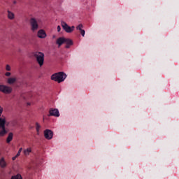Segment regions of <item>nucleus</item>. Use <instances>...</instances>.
Here are the masks:
<instances>
[{"label":"nucleus","instance_id":"obj_1","mask_svg":"<svg viewBox=\"0 0 179 179\" xmlns=\"http://www.w3.org/2000/svg\"><path fill=\"white\" fill-rule=\"evenodd\" d=\"M2 113H3V108L0 106V117L2 115ZM6 124V119L5 117H0V138L5 136L8 132L5 125Z\"/></svg>","mask_w":179,"mask_h":179},{"label":"nucleus","instance_id":"obj_2","mask_svg":"<svg viewBox=\"0 0 179 179\" xmlns=\"http://www.w3.org/2000/svg\"><path fill=\"white\" fill-rule=\"evenodd\" d=\"M52 80H55V82H58V83H61V82H64L65 79H66V74L64 72L56 73L51 76Z\"/></svg>","mask_w":179,"mask_h":179},{"label":"nucleus","instance_id":"obj_3","mask_svg":"<svg viewBox=\"0 0 179 179\" xmlns=\"http://www.w3.org/2000/svg\"><path fill=\"white\" fill-rule=\"evenodd\" d=\"M34 57L36 58V61L40 66H43L44 64V53L41 52H36Z\"/></svg>","mask_w":179,"mask_h":179},{"label":"nucleus","instance_id":"obj_4","mask_svg":"<svg viewBox=\"0 0 179 179\" xmlns=\"http://www.w3.org/2000/svg\"><path fill=\"white\" fill-rule=\"evenodd\" d=\"M61 26L66 33H72L75 30V26L70 27L64 21L61 22Z\"/></svg>","mask_w":179,"mask_h":179},{"label":"nucleus","instance_id":"obj_5","mask_svg":"<svg viewBox=\"0 0 179 179\" xmlns=\"http://www.w3.org/2000/svg\"><path fill=\"white\" fill-rule=\"evenodd\" d=\"M0 92L4 93L5 94H10V93H12V87L0 85Z\"/></svg>","mask_w":179,"mask_h":179},{"label":"nucleus","instance_id":"obj_6","mask_svg":"<svg viewBox=\"0 0 179 179\" xmlns=\"http://www.w3.org/2000/svg\"><path fill=\"white\" fill-rule=\"evenodd\" d=\"M31 25V30L32 31H36V30L38 29V24L37 23V20L34 18H31L29 21Z\"/></svg>","mask_w":179,"mask_h":179},{"label":"nucleus","instance_id":"obj_7","mask_svg":"<svg viewBox=\"0 0 179 179\" xmlns=\"http://www.w3.org/2000/svg\"><path fill=\"white\" fill-rule=\"evenodd\" d=\"M44 136L45 139L50 141V139H52V137L54 136V133L50 129H45L44 131Z\"/></svg>","mask_w":179,"mask_h":179},{"label":"nucleus","instance_id":"obj_8","mask_svg":"<svg viewBox=\"0 0 179 179\" xmlns=\"http://www.w3.org/2000/svg\"><path fill=\"white\" fill-rule=\"evenodd\" d=\"M49 115L52 117H59V111L58 110V109L51 108L49 110Z\"/></svg>","mask_w":179,"mask_h":179},{"label":"nucleus","instance_id":"obj_9","mask_svg":"<svg viewBox=\"0 0 179 179\" xmlns=\"http://www.w3.org/2000/svg\"><path fill=\"white\" fill-rule=\"evenodd\" d=\"M37 36L39 38H45L47 37V34L43 29H40L38 31Z\"/></svg>","mask_w":179,"mask_h":179},{"label":"nucleus","instance_id":"obj_10","mask_svg":"<svg viewBox=\"0 0 179 179\" xmlns=\"http://www.w3.org/2000/svg\"><path fill=\"white\" fill-rule=\"evenodd\" d=\"M64 43L66 44V48H69L71 45H73V41L71 40L70 38H64Z\"/></svg>","mask_w":179,"mask_h":179},{"label":"nucleus","instance_id":"obj_11","mask_svg":"<svg viewBox=\"0 0 179 179\" xmlns=\"http://www.w3.org/2000/svg\"><path fill=\"white\" fill-rule=\"evenodd\" d=\"M7 17L10 20H13L15 19V13H12V11L8 10H7Z\"/></svg>","mask_w":179,"mask_h":179},{"label":"nucleus","instance_id":"obj_12","mask_svg":"<svg viewBox=\"0 0 179 179\" xmlns=\"http://www.w3.org/2000/svg\"><path fill=\"white\" fill-rule=\"evenodd\" d=\"M57 44H58L59 47H61L62 44L65 43V38L60 37L57 40Z\"/></svg>","mask_w":179,"mask_h":179},{"label":"nucleus","instance_id":"obj_13","mask_svg":"<svg viewBox=\"0 0 179 179\" xmlns=\"http://www.w3.org/2000/svg\"><path fill=\"white\" fill-rule=\"evenodd\" d=\"M13 139V133L10 132L8 134V136L7 138H6V143H10V142H12Z\"/></svg>","mask_w":179,"mask_h":179},{"label":"nucleus","instance_id":"obj_14","mask_svg":"<svg viewBox=\"0 0 179 179\" xmlns=\"http://www.w3.org/2000/svg\"><path fill=\"white\" fill-rule=\"evenodd\" d=\"M16 83V78H9L7 80V83H8V85H13V83Z\"/></svg>","mask_w":179,"mask_h":179},{"label":"nucleus","instance_id":"obj_15","mask_svg":"<svg viewBox=\"0 0 179 179\" xmlns=\"http://www.w3.org/2000/svg\"><path fill=\"white\" fill-rule=\"evenodd\" d=\"M23 153H24V156H29V155H30V153H31V148H28L24 150Z\"/></svg>","mask_w":179,"mask_h":179},{"label":"nucleus","instance_id":"obj_16","mask_svg":"<svg viewBox=\"0 0 179 179\" xmlns=\"http://www.w3.org/2000/svg\"><path fill=\"white\" fill-rule=\"evenodd\" d=\"M0 166L2 169H4V167H6V162H5V159L4 158H1L0 159Z\"/></svg>","mask_w":179,"mask_h":179},{"label":"nucleus","instance_id":"obj_17","mask_svg":"<svg viewBox=\"0 0 179 179\" xmlns=\"http://www.w3.org/2000/svg\"><path fill=\"white\" fill-rule=\"evenodd\" d=\"M40 128H41V126L40 125V124H38V122L36 123V130L37 131V134L38 135V132L40 131Z\"/></svg>","mask_w":179,"mask_h":179},{"label":"nucleus","instance_id":"obj_18","mask_svg":"<svg viewBox=\"0 0 179 179\" xmlns=\"http://www.w3.org/2000/svg\"><path fill=\"white\" fill-rule=\"evenodd\" d=\"M11 179H22V178L20 174H17L16 176H12Z\"/></svg>","mask_w":179,"mask_h":179},{"label":"nucleus","instance_id":"obj_19","mask_svg":"<svg viewBox=\"0 0 179 179\" xmlns=\"http://www.w3.org/2000/svg\"><path fill=\"white\" fill-rule=\"evenodd\" d=\"M82 29H83V24H80L78 26H77V27H76V29L77 30H79L80 31H81V30H83Z\"/></svg>","mask_w":179,"mask_h":179},{"label":"nucleus","instance_id":"obj_20","mask_svg":"<svg viewBox=\"0 0 179 179\" xmlns=\"http://www.w3.org/2000/svg\"><path fill=\"white\" fill-rule=\"evenodd\" d=\"M80 33L81 36H83V37H85V31L84 29H81V31H80Z\"/></svg>","mask_w":179,"mask_h":179},{"label":"nucleus","instance_id":"obj_21","mask_svg":"<svg viewBox=\"0 0 179 179\" xmlns=\"http://www.w3.org/2000/svg\"><path fill=\"white\" fill-rule=\"evenodd\" d=\"M6 71H10V66L9 64H7V65L6 66Z\"/></svg>","mask_w":179,"mask_h":179},{"label":"nucleus","instance_id":"obj_22","mask_svg":"<svg viewBox=\"0 0 179 179\" xmlns=\"http://www.w3.org/2000/svg\"><path fill=\"white\" fill-rule=\"evenodd\" d=\"M57 31H58V33H59V31H61V26H59V25L57 26Z\"/></svg>","mask_w":179,"mask_h":179},{"label":"nucleus","instance_id":"obj_23","mask_svg":"<svg viewBox=\"0 0 179 179\" xmlns=\"http://www.w3.org/2000/svg\"><path fill=\"white\" fill-rule=\"evenodd\" d=\"M10 75H11L10 72H6V73H5V76H10Z\"/></svg>","mask_w":179,"mask_h":179},{"label":"nucleus","instance_id":"obj_24","mask_svg":"<svg viewBox=\"0 0 179 179\" xmlns=\"http://www.w3.org/2000/svg\"><path fill=\"white\" fill-rule=\"evenodd\" d=\"M15 156L16 157H19V156H20V152H17Z\"/></svg>","mask_w":179,"mask_h":179},{"label":"nucleus","instance_id":"obj_25","mask_svg":"<svg viewBox=\"0 0 179 179\" xmlns=\"http://www.w3.org/2000/svg\"><path fill=\"white\" fill-rule=\"evenodd\" d=\"M16 159H17V157H16V155H15V157H13L12 158V160L15 161V160H16Z\"/></svg>","mask_w":179,"mask_h":179},{"label":"nucleus","instance_id":"obj_26","mask_svg":"<svg viewBox=\"0 0 179 179\" xmlns=\"http://www.w3.org/2000/svg\"><path fill=\"white\" fill-rule=\"evenodd\" d=\"M22 150H23V148H21L19 149L18 152L22 153Z\"/></svg>","mask_w":179,"mask_h":179},{"label":"nucleus","instance_id":"obj_27","mask_svg":"<svg viewBox=\"0 0 179 179\" xmlns=\"http://www.w3.org/2000/svg\"><path fill=\"white\" fill-rule=\"evenodd\" d=\"M27 104H28V106H30V103H28Z\"/></svg>","mask_w":179,"mask_h":179},{"label":"nucleus","instance_id":"obj_28","mask_svg":"<svg viewBox=\"0 0 179 179\" xmlns=\"http://www.w3.org/2000/svg\"><path fill=\"white\" fill-rule=\"evenodd\" d=\"M14 3H16V1H14Z\"/></svg>","mask_w":179,"mask_h":179}]
</instances>
